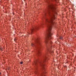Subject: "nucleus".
<instances>
[{
	"label": "nucleus",
	"mask_w": 76,
	"mask_h": 76,
	"mask_svg": "<svg viewBox=\"0 0 76 76\" xmlns=\"http://www.w3.org/2000/svg\"><path fill=\"white\" fill-rule=\"evenodd\" d=\"M55 10V6L53 4L48 5L47 12L49 14L50 18L49 19L45 18V23L48 27V32L46 34H45V35L46 36V38L45 40V42L46 44L47 43L52 44V42H51V40H50V38L51 39V36L53 35L51 32V31L52 29V26L54 25V22H53V20L56 19V17L54 14L51 13V12H53L55 14H57Z\"/></svg>",
	"instance_id": "nucleus-1"
},
{
	"label": "nucleus",
	"mask_w": 76,
	"mask_h": 76,
	"mask_svg": "<svg viewBox=\"0 0 76 76\" xmlns=\"http://www.w3.org/2000/svg\"><path fill=\"white\" fill-rule=\"evenodd\" d=\"M31 45L32 47L36 48V50L37 51L38 56H39V54H41V53L39 50L41 47V43L39 41V39H36L35 41V42L32 43Z\"/></svg>",
	"instance_id": "nucleus-2"
},
{
	"label": "nucleus",
	"mask_w": 76,
	"mask_h": 76,
	"mask_svg": "<svg viewBox=\"0 0 76 76\" xmlns=\"http://www.w3.org/2000/svg\"><path fill=\"white\" fill-rule=\"evenodd\" d=\"M48 53H47V52H46L45 54L44 55L43 57V61L41 62L40 63V65L42 67L43 70H44V66H45V64H44L43 63L44 62H45V61H47V56L48 55L47 54Z\"/></svg>",
	"instance_id": "nucleus-3"
},
{
	"label": "nucleus",
	"mask_w": 76,
	"mask_h": 76,
	"mask_svg": "<svg viewBox=\"0 0 76 76\" xmlns=\"http://www.w3.org/2000/svg\"><path fill=\"white\" fill-rule=\"evenodd\" d=\"M41 26H42V24H41L38 26H33V28L31 29V31L29 32L30 34H32L33 32H34L35 31H36V30H38V29H39L40 28Z\"/></svg>",
	"instance_id": "nucleus-4"
},
{
	"label": "nucleus",
	"mask_w": 76,
	"mask_h": 76,
	"mask_svg": "<svg viewBox=\"0 0 76 76\" xmlns=\"http://www.w3.org/2000/svg\"><path fill=\"white\" fill-rule=\"evenodd\" d=\"M51 49L50 48L48 47L47 48V51H48V52L50 53H52L53 54V53H54V52H53V51H51Z\"/></svg>",
	"instance_id": "nucleus-5"
},
{
	"label": "nucleus",
	"mask_w": 76,
	"mask_h": 76,
	"mask_svg": "<svg viewBox=\"0 0 76 76\" xmlns=\"http://www.w3.org/2000/svg\"><path fill=\"white\" fill-rule=\"evenodd\" d=\"M45 72H44L42 73L41 75V76H45Z\"/></svg>",
	"instance_id": "nucleus-6"
},
{
	"label": "nucleus",
	"mask_w": 76,
	"mask_h": 76,
	"mask_svg": "<svg viewBox=\"0 0 76 76\" xmlns=\"http://www.w3.org/2000/svg\"><path fill=\"white\" fill-rule=\"evenodd\" d=\"M34 64L35 65H37V61H35L34 62Z\"/></svg>",
	"instance_id": "nucleus-7"
},
{
	"label": "nucleus",
	"mask_w": 76,
	"mask_h": 76,
	"mask_svg": "<svg viewBox=\"0 0 76 76\" xmlns=\"http://www.w3.org/2000/svg\"><path fill=\"white\" fill-rule=\"evenodd\" d=\"M46 1L47 2V3L48 4L49 3V0H46Z\"/></svg>",
	"instance_id": "nucleus-8"
},
{
	"label": "nucleus",
	"mask_w": 76,
	"mask_h": 76,
	"mask_svg": "<svg viewBox=\"0 0 76 76\" xmlns=\"http://www.w3.org/2000/svg\"><path fill=\"white\" fill-rule=\"evenodd\" d=\"M62 37H59V39H62Z\"/></svg>",
	"instance_id": "nucleus-9"
},
{
	"label": "nucleus",
	"mask_w": 76,
	"mask_h": 76,
	"mask_svg": "<svg viewBox=\"0 0 76 76\" xmlns=\"http://www.w3.org/2000/svg\"><path fill=\"white\" fill-rule=\"evenodd\" d=\"M44 15L45 16V12H44Z\"/></svg>",
	"instance_id": "nucleus-10"
},
{
	"label": "nucleus",
	"mask_w": 76,
	"mask_h": 76,
	"mask_svg": "<svg viewBox=\"0 0 76 76\" xmlns=\"http://www.w3.org/2000/svg\"><path fill=\"white\" fill-rule=\"evenodd\" d=\"M23 62L22 61H21V62H20V64H22Z\"/></svg>",
	"instance_id": "nucleus-11"
},
{
	"label": "nucleus",
	"mask_w": 76,
	"mask_h": 76,
	"mask_svg": "<svg viewBox=\"0 0 76 76\" xmlns=\"http://www.w3.org/2000/svg\"><path fill=\"white\" fill-rule=\"evenodd\" d=\"M38 73V72L36 71V72H35V73Z\"/></svg>",
	"instance_id": "nucleus-12"
},
{
	"label": "nucleus",
	"mask_w": 76,
	"mask_h": 76,
	"mask_svg": "<svg viewBox=\"0 0 76 76\" xmlns=\"http://www.w3.org/2000/svg\"><path fill=\"white\" fill-rule=\"evenodd\" d=\"M56 1H57V0H55Z\"/></svg>",
	"instance_id": "nucleus-13"
},
{
	"label": "nucleus",
	"mask_w": 76,
	"mask_h": 76,
	"mask_svg": "<svg viewBox=\"0 0 76 76\" xmlns=\"http://www.w3.org/2000/svg\"><path fill=\"white\" fill-rule=\"evenodd\" d=\"M0 74H1V72H0Z\"/></svg>",
	"instance_id": "nucleus-14"
},
{
	"label": "nucleus",
	"mask_w": 76,
	"mask_h": 76,
	"mask_svg": "<svg viewBox=\"0 0 76 76\" xmlns=\"http://www.w3.org/2000/svg\"><path fill=\"white\" fill-rule=\"evenodd\" d=\"M75 37H76V35Z\"/></svg>",
	"instance_id": "nucleus-15"
}]
</instances>
